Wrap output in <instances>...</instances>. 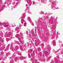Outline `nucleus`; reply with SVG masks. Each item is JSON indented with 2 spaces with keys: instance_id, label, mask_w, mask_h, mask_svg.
<instances>
[{
  "instance_id": "obj_1",
  "label": "nucleus",
  "mask_w": 63,
  "mask_h": 63,
  "mask_svg": "<svg viewBox=\"0 0 63 63\" xmlns=\"http://www.w3.org/2000/svg\"><path fill=\"white\" fill-rule=\"evenodd\" d=\"M2 53V52H1V53Z\"/></svg>"
},
{
  "instance_id": "obj_2",
  "label": "nucleus",
  "mask_w": 63,
  "mask_h": 63,
  "mask_svg": "<svg viewBox=\"0 0 63 63\" xmlns=\"http://www.w3.org/2000/svg\"><path fill=\"white\" fill-rule=\"evenodd\" d=\"M1 55H2V54H1Z\"/></svg>"
}]
</instances>
